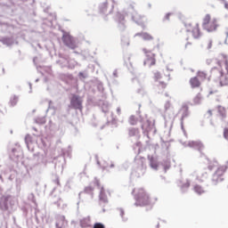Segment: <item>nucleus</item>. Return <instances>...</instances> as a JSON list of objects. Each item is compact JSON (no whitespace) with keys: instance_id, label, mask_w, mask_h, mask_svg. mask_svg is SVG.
Wrapping results in <instances>:
<instances>
[{"instance_id":"7ed1b4c3","label":"nucleus","mask_w":228,"mask_h":228,"mask_svg":"<svg viewBox=\"0 0 228 228\" xmlns=\"http://www.w3.org/2000/svg\"><path fill=\"white\" fill-rule=\"evenodd\" d=\"M210 77L215 81V83H218L220 86H227L228 85L227 75L224 73L220 61H217L216 67L211 69Z\"/></svg>"},{"instance_id":"3c124183","label":"nucleus","mask_w":228,"mask_h":228,"mask_svg":"<svg viewBox=\"0 0 228 228\" xmlns=\"http://www.w3.org/2000/svg\"><path fill=\"white\" fill-rule=\"evenodd\" d=\"M224 140H226V142H228V128L227 127H225L224 129Z\"/></svg>"},{"instance_id":"412c9836","label":"nucleus","mask_w":228,"mask_h":228,"mask_svg":"<svg viewBox=\"0 0 228 228\" xmlns=\"http://www.w3.org/2000/svg\"><path fill=\"white\" fill-rule=\"evenodd\" d=\"M25 143H26L27 149L30 152H33V151H35V145L33 144V139L31 138V135L27 134L25 136Z\"/></svg>"},{"instance_id":"c03bdc74","label":"nucleus","mask_w":228,"mask_h":228,"mask_svg":"<svg viewBox=\"0 0 228 228\" xmlns=\"http://www.w3.org/2000/svg\"><path fill=\"white\" fill-rule=\"evenodd\" d=\"M35 121L36 124H45V117H37Z\"/></svg>"},{"instance_id":"13d9d810","label":"nucleus","mask_w":228,"mask_h":228,"mask_svg":"<svg viewBox=\"0 0 228 228\" xmlns=\"http://www.w3.org/2000/svg\"><path fill=\"white\" fill-rule=\"evenodd\" d=\"M21 209L23 211V216H28V208L26 207H23Z\"/></svg>"},{"instance_id":"603ef678","label":"nucleus","mask_w":228,"mask_h":228,"mask_svg":"<svg viewBox=\"0 0 228 228\" xmlns=\"http://www.w3.org/2000/svg\"><path fill=\"white\" fill-rule=\"evenodd\" d=\"M102 111L103 113H108V111H109L108 104L103 103V105H102Z\"/></svg>"},{"instance_id":"774afa93","label":"nucleus","mask_w":228,"mask_h":228,"mask_svg":"<svg viewBox=\"0 0 228 228\" xmlns=\"http://www.w3.org/2000/svg\"><path fill=\"white\" fill-rule=\"evenodd\" d=\"M224 33H225V35H226V37H225V38L227 39V38H228V28H225V32H224Z\"/></svg>"},{"instance_id":"72a5a7b5","label":"nucleus","mask_w":228,"mask_h":228,"mask_svg":"<svg viewBox=\"0 0 228 228\" xmlns=\"http://www.w3.org/2000/svg\"><path fill=\"white\" fill-rule=\"evenodd\" d=\"M19 102V96L17 95H12L10 98L9 104L13 108V106H17V103Z\"/></svg>"},{"instance_id":"aec40b11","label":"nucleus","mask_w":228,"mask_h":228,"mask_svg":"<svg viewBox=\"0 0 228 228\" xmlns=\"http://www.w3.org/2000/svg\"><path fill=\"white\" fill-rule=\"evenodd\" d=\"M68 222L65 219V216H56V223H55V227L56 228H65L68 225Z\"/></svg>"},{"instance_id":"ddd939ff","label":"nucleus","mask_w":228,"mask_h":228,"mask_svg":"<svg viewBox=\"0 0 228 228\" xmlns=\"http://www.w3.org/2000/svg\"><path fill=\"white\" fill-rule=\"evenodd\" d=\"M179 113L181 114V118H180L181 129H182L185 138H188V134L186 133V130L184 129V119L188 118V117H190V107H188L187 104H183L182 108L179 110Z\"/></svg>"},{"instance_id":"49530a36","label":"nucleus","mask_w":228,"mask_h":228,"mask_svg":"<svg viewBox=\"0 0 228 228\" xmlns=\"http://www.w3.org/2000/svg\"><path fill=\"white\" fill-rule=\"evenodd\" d=\"M78 77H79V79H86V77H88V74L83 73V72L80 71L78 73Z\"/></svg>"},{"instance_id":"9b49d317","label":"nucleus","mask_w":228,"mask_h":228,"mask_svg":"<svg viewBox=\"0 0 228 228\" xmlns=\"http://www.w3.org/2000/svg\"><path fill=\"white\" fill-rule=\"evenodd\" d=\"M17 208L15 199L12 197H6L0 200V209L2 211H13Z\"/></svg>"},{"instance_id":"dca6fc26","label":"nucleus","mask_w":228,"mask_h":228,"mask_svg":"<svg viewBox=\"0 0 228 228\" xmlns=\"http://www.w3.org/2000/svg\"><path fill=\"white\" fill-rule=\"evenodd\" d=\"M94 184L97 186L98 190H100V194H99L100 205L102 206V204H108V196L104 191V187L103 186L101 187V182H99V179H97V177L94 178Z\"/></svg>"},{"instance_id":"393cba45","label":"nucleus","mask_w":228,"mask_h":228,"mask_svg":"<svg viewBox=\"0 0 228 228\" xmlns=\"http://www.w3.org/2000/svg\"><path fill=\"white\" fill-rule=\"evenodd\" d=\"M134 37H140L141 38H142V40H145V41L154 40V37L152 36H151V34H149L147 32L136 33L134 35Z\"/></svg>"},{"instance_id":"6e6552de","label":"nucleus","mask_w":228,"mask_h":228,"mask_svg":"<svg viewBox=\"0 0 228 228\" xmlns=\"http://www.w3.org/2000/svg\"><path fill=\"white\" fill-rule=\"evenodd\" d=\"M72 156V148L69 146L67 149L61 148V155L54 159V168L63 170V165H65V159Z\"/></svg>"},{"instance_id":"a19ab883","label":"nucleus","mask_w":228,"mask_h":228,"mask_svg":"<svg viewBox=\"0 0 228 228\" xmlns=\"http://www.w3.org/2000/svg\"><path fill=\"white\" fill-rule=\"evenodd\" d=\"M96 86H97L98 92H101V94H102V92H104V85L102 84V82L98 80L96 82Z\"/></svg>"},{"instance_id":"4be33fe9","label":"nucleus","mask_w":228,"mask_h":228,"mask_svg":"<svg viewBox=\"0 0 228 228\" xmlns=\"http://www.w3.org/2000/svg\"><path fill=\"white\" fill-rule=\"evenodd\" d=\"M177 184L180 187L182 193H186V191H188V188H190V180H186L185 183H183V180H179Z\"/></svg>"},{"instance_id":"20e7f679","label":"nucleus","mask_w":228,"mask_h":228,"mask_svg":"<svg viewBox=\"0 0 228 228\" xmlns=\"http://www.w3.org/2000/svg\"><path fill=\"white\" fill-rule=\"evenodd\" d=\"M132 195L135 200L134 206L143 208V206H151V196L143 188L134 189Z\"/></svg>"},{"instance_id":"c85d7f7f","label":"nucleus","mask_w":228,"mask_h":228,"mask_svg":"<svg viewBox=\"0 0 228 228\" xmlns=\"http://www.w3.org/2000/svg\"><path fill=\"white\" fill-rule=\"evenodd\" d=\"M190 85L191 88H199V86H200V81H199L197 77H194L190 79Z\"/></svg>"},{"instance_id":"2f4dec72","label":"nucleus","mask_w":228,"mask_h":228,"mask_svg":"<svg viewBox=\"0 0 228 228\" xmlns=\"http://www.w3.org/2000/svg\"><path fill=\"white\" fill-rule=\"evenodd\" d=\"M37 144L38 145V147H47V143L45 142V139H44V137L42 136H37Z\"/></svg>"},{"instance_id":"2eb2a0df","label":"nucleus","mask_w":228,"mask_h":228,"mask_svg":"<svg viewBox=\"0 0 228 228\" xmlns=\"http://www.w3.org/2000/svg\"><path fill=\"white\" fill-rule=\"evenodd\" d=\"M69 108H70V110H78V111H83V99L81 96L72 94Z\"/></svg>"},{"instance_id":"052dcab7","label":"nucleus","mask_w":228,"mask_h":228,"mask_svg":"<svg viewBox=\"0 0 228 228\" xmlns=\"http://www.w3.org/2000/svg\"><path fill=\"white\" fill-rule=\"evenodd\" d=\"M37 72H40V74L44 75V71L40 70V69H45V68H44L42 66H37Z\"/></svg>"},{"instance_id":"f03ea898","label":"nucleus","mask_w":228,"mask_h":228,"mask_svg":"<svg viewBox=\"0 0 228 228\" xmlns=\"http://www.w3.org/2000/svg\"><path fill=\"white\" fill-rule=\"evenodd\" d=\"M139 120L141 122V127L142 130V133L144 136H147V138H150L149 136H154L156 134V126H154V123L149 119H143L142 116H139V118L136 119L134 116H130L129 118V124L131 126H136V122Z\"/></svg>"},{"instance_id":"4c0bfd02","label":"nucleus","mask_w":228,"mask_h":228,"mask_svg":"<svg viewBox=\"0 0 228 228\" xmlns=\"http://www.w3.org/2000/svg\"><path fill=\"white\" fill-rule=\"evenodd\" d=\"M118 211H119V216L122 218V222H127V217L125 216L126 211H124V208H118Z\"/></svg>"},{"instance_id":"a18cd8bd","label":"nucleus","mask_w":228,"mask_h":228,"mask_svg":"<svg viewBox=\"0 0 228 228\" xmlns=\"http://www.w3.org/2000/svg\"><path fill=\"white\" fill-rule=\"evenodd\" d=\"M54 206H57V208H61V205L63 204V200L61 198H59L57 201H53Z\"/></svg>"},{"instance_id":"b1692460","label":"nucleus","mask_w":228,"mask_h":228,"mask_svg":"<svg viewBox=\"0 0 228 228\" xmlns=\"http://www.w3.org/2000/svg\"><path fill=\"white\" fill-rule=\"evenodd\" d=\"M192 37L195 40H199L200 37H202V33H200V28H199V23L191 29Z\"/></svg>"},{"instance_id":"5701e85b","label":"nucleus","mask_w":228,"mask_h":228,"mask_svg":"<svg viewBox=\"0 0 228 228\" xmlns=\"http://www.w3.org/2000/svg\"><path fill=\"white\" fill-rule=\"evenodd\" d=\"M0 42L4 45H7V47H10V45H13L15 40L12 37H0Z\"/></svg>"},{"instance_id":"bb28decb","label":"nucleus","mask_w":228,"mask_h":228,"mask_svg":"<svg viewBox=\"0 0 228 228\" xmlns=\"http://www.w3.org/2000/svg\"><path fill=\"white\" fill-rule=\"evenodd\" d=\"M95 161H96V164L98 165V167H100V168H102V170H106V168H108L109 165H108V162L106 161H100L99 160V156L98 155H95Z\"/></svg>"},{"instance_id":"6e6d98bb","label":"nucleus","mask_w":228,"mask_h":228,"mask_svg":"<svg viewBox=\"0 0 228 228\" xmlns=\"http://www.w3.org/2000/svg\"><path fill=\"white\" fill-rule=\"evenodd\" d=\"M170 15H172V13L170 12H167L165 17H164V20H170Z\"/></svg>"},{"instance_id":"1a4fd4ad","label":"nucleus","mask_w":228,"mask_h":228,"mask_svg":"<svg viewBox=\"0 0 228 228\" xmlns=\"http://www.w3.org/2000/svg\"><path fill=\"white\" fill-rule=\"evenodd\" d=\"M202 28L208 33H213L218 28V22L216 18L211 20V15L206 14L202 22Z\"/></svg>"},{"instance_id":"ea45409f","label":"nucleus","mask_w":228,"mask_h":228,"mask_svg":"<svg viewBox=\"0 0 228 228\" xmlns=\"http://www.w3.org/2000/svg\"><path fill=\"white\" fill-rule=\"evenodd\" d=\"M10 172H11L10 175L7 176L8 180L9 181H13V179H17V171L11 170Z\"/></svg>"},{"instance_id":"f257e3e1","label":"nucleus","mask_w":228,"mask_h":228,"mask_svg":"<svg viewBox=\"0 0 228 228\" xmlns=\"http://www.w3.org/2000/svg\"><path fill=\"white\" fill-rule=\"evenodd\" d=\"M135 4L134 2H132L122 12H117L114 15V20L117 22L119 31H126V17H130L131 20L135 22L137 26H143V16L138 14V12L134 9Z\"/></svg>"},{"instance_id":"4d7b16f0","label":"nucleus","mask_w":228,"mask_h":228,"mask_svg":"<svg viewBox=\"0 0 228 228\" xmlns=\"http://www.w3.org/2000/svg\"><path fill=\"white\" fill-rule=\"evenodd\" d=\"M112 77H118V69H115L112 73Z\"/></svg>"},{"instance_id":"09e8293b","label":"nucleus","mask_w":228,"mask_h":228,"mask_svg":"<svg viewBox=\"0 0 228 228\" xmlns=\"http://www.w3.org/2000/svg\"><path fill=\"white\" fill-rule=\"evenodd\" d=\"M27 225L28 228H34L35 224H33V221L31 219H27Z\"/></svg>"},{"instance_id":"864d4df0","label":"nucleus","mask_w":228,"mask_h":228,"mask_svg":"<svg viewBox=\"0 0 228 228\" xmlns=\"http://www.w3.org/2000/svg\"><path fill=\"white\" fill-rule=\"evenodd\" d=\"M154 78H155V81H158V79H161V73H159V71L155 72Z\"/></svg>"},{"instance_id":"58836bf2","label":"nucleus","mask_w":228,"mask_h":228,"mask_svg":"<svg viewBox=\"0 0 228 228\" xmlns=\"http://www.w3.org/2000/svg\"><path fill=\"white\" fill-rule=\"evenodd\" d=\"M194 191L195 193H198V195H202V193H204V189L200 185H195Z\"/></svg>"},{"instance_id":"39448f33","label":"nucleus","mask_w":228,"mask_h":228,"mask_svg":"<svg viewBox=\"0 0 228 228\" xmlns=\"http://www.w3.org/2000/svg\"><path fill=\"white\" fill-rule=\"evenodd\" d=\"M148 159L150 167L152 168V170H164V172L167 173V170L170 169V159H166L160 162L158 160V157L149 155Z\"/></svg>"},{"instance_id":"8fccbe9b","label":"nucleus","mask_w":228,"mask_h":228,"mask_svg":"<svg viewBox=\"0 0 228 228\" xmlns=\"http://www.w3.org/2000/svg\"><path fill=\"white\" fill-rule=\"evenodd\" d=\"M93 228H106L102 223H95Z\"/></svg>"},{"instance_id":"e2e57ef3","label":"nucleus","mask_w":228,"mask_h":228,"mask_svg":"<svg viewBox=\"0 0 228 228\" xmlns=\"http://www.w3.org/2000/svg\"><path fill=\"white\" fill-rule=\"evenodd\" d=\"M213 61H216V60H213V59L207 60V65H211V63H213Z\"/></svg>"},{"instance_id":"a211bd4d","label":"nucleus","mask_w":228,"mask_h":228,"mask_svg":"<svg viewBox=\"0 0 228 228\" xmlns=\"http://www.w3.org/2000/svg\"><path fill=\"white\" fill-rule=\"evenodd\" d=\"M143 53L146 55V60L143 61L145 67H152L156 65V54L151 51H147L145 48L142 49Z\"/></svg>"},{"instance_id":"79ce46f5","label":"nucleus","mask_w":228,"mask_h":228,"mask_svg":"<svg viewBox=\"0 0 228 228\" xmlns=\"http://www.w3.org/2000/svg\"><path fill=\"white\" fill-rule=\"evenodd\" d=\"M84 193H87V195H91V197H94V187H86Z\"/></svg>"},{"instance_id":"c9c22d12","label":"nucleus","mask_w":228,"mask_h":228,"mask_svg":"<svg viewBox=\"0 0 228 228\" xmlns=\"http://www.w3.org/2000/svg\"><path fill=\"white\" fill-rule=\"evenodd\" d=\"M20 169L22 170L21 175H23V177H25V175H28L29 174V168L28 167V166L24 164H21Z\"/></svg>"},{"instance_id":"423d86ee","label":"nucleus","mask_w":228,"mask_h":228,"mask_svg":"<svg viewBox=\"0 0 228 228\" xmlns=\"http://www.w3.org/2000/svg\"><path fill=\"white\" fill-rule=\"evenodd\" d=\"M134 168L137 177H142L147 172V159L145 157L136 155L134 158Z\"/></svg>"},{"instance_id":"37998d69","label":"nucleus","mask_w":228,"mask_h":228,"mask_svg":"<svg viewBox=\"0 0 228 228\" xmlns=\"http://www.w3.org/2000/svg\"><path fill=\"white\" fill-rule=\"evenodd\" d=\"M28 200H29V202H33V204H35L37 206V200H35L34 193L31 192L28 195Z\"/></svg>"},{"instance_id":"9d476101","label":"nucleus","mask_w":228,"mask_h":228,"mask_svg":"<svg viewBox=\"0 0 228 228\" xmlns=\"http://www.w3.org/2000/svg\"><path fill=\"white\" fill-rule=\"evenodd\" d=\"M62 33H63L62 42L64 45H66V47H69V49H72V50L77 49L79 44V40L77 39V37H74L70 36L69 32L62 31Z\"/></svg>"},{"instance_id":"680f3d73","label":"nucleus","mask_w":228,"mask_h":228,"mask_svg":"<svg viewBox=\"0 0 228 228\" xmlns=\"http://www.w3.org/2000/svg\"><path fill=\"white\" fill-rule=\"evenodd\" d=\"M213 47V40H209L207 49H211Z\"/></svg>"},{"instance_id":"0e129e2a","label":"nucleus","mask_w":228,"mask_h":228,"mask_svg":"<svg viewBox=\"0 0 228 228\" xmlns=\"http://www.w3.org/2000/svg\"><path fill=\"white\" fill-rule=\"evenodd\" d=\"M0 228H8V224H6L5 221H4V222L2 223V225L0 226Z\"/></svg>"},{"instance_id":"6ab92c4d","label":"nucleus","mask_w":228,"mask_h":228,"mask_svg":"<svg viewBox=\"0 0 228 228\" xmlns=\"http://www.w3.org/2000/svg\"><path fill=\"white\" fill-rule=\"evenodd\" d=\"M20 156H22V150L20 148L12 149L10 153V159L12 161H15V163L20 159Z\"/></svg>"},{"instance_id":"473e14b6","label":"nucleus","mask_w":228,"mask_h":228,"mask_svg":"<svg viewBox=\"0 0 228 228\" xmlns=\"http://www.w3.org/2000/svg\"><path fill=\"white\" fill-rule=\"evenodd\" d=\"M218 113L220 115V117L222 118V120H224V122H227L225 120L227 115L225 114V108L222 107V106H219L218 108Z\"/></svg>"},{"instance_id":"de8ad7c7","label":"nucleus","mask_w":228,"mask_h":228,"mask_svg":"<svg viewBox=\"0 0 228 228\" xmlns=\"http://www.w3.org/2000/svg\"><path fill=\"white\" fill-rule=\"evenodd\" d=\"M206 77H207L206 72L204 71L198 72V77H200L201 79H206Z\"/></svg>"},{"instance_id":"c756f323","label":"nucleus","mask_w":228,"mask_h":228,"mask_svg":"<svg viewBox=\"0 0 228 228\" xmlns=\"http://www.w3.org/2000/svg\"><path fill=\"white\" fill-rule=\"evenodd\" d=\"M38 163L36 164L34 167H39V168H42V167H45L47 164V161L45 160V158L44 156L37 157Z\"/></svg>"},{"instance_id":"69168bd1","label":"nucleus","mask_w":228,"mask_h":228,"mask_svg":"<svg viewBox=\"0 0 228 228\" xmlns=\"http://www.w3.org/2000/svg\"><path fill=\"white\" fill-rule=\"evenodd\" d=\"M221 1L222 3H224V8L228 11V4L227 2H225V0H219Z\"/></svg>"},{"instance_id":"f3484780","label":"nucleus","mask_w":228,"mask_h":228,"mask_svg":"<svg viewBox=\"0 0 228 228\" xmlns=\"http://www.w3.org/2000/svg\"><path fill=\"white\" fill-rule=\"evenodd\" d=\"M61 67V69H64V67H68V69H76L77 65H79L76 60L74 59H67V58H61L59 61H56Z\"/></svg>"},{"instance_id":"a878e982","label":"nucleus","mask_w":228,"mask_h":228,"mask_svg":"<svg viewBox=\"0 0 228 228\" xmlns=\"http://www.w3.org/2000/svg\"><path fill=\"white\" fill-rule=\"evenodd\" d=\"M129 44H130L129 34H122L121 45H123V47H129Z\"/></svg>"},{"instance_id":"e433bc0d","label":"nucleus","mask_w":228,"mask_h":228,"mask_svg":"<svg viewBox=\"0 0 228 228\" xmlns=\"http://www.w3.org/2000/svg\"><path fill=\"white\" fill-rule=\"evenodd\" d=\"M202 94L199 93L193 99L194 104H200L202 102Z\"/></svg>"},{"instance_id":"0eeeda50","label":"nucleus","mask_w":228,"mask_h":228,"mask_svg":"<svg viewBox=\"0 0 228 228\" xmlns=\"http://www.w3.org/2000/svg\"><path fill=\"white\" fill-rule=\"evenodd\" d=\"M115 10V0H105L99 4V13L107 20L108 15H111Z\"/></svg>"},{"instance_id":"f704fd0d","label":"nucleus","mask_w":228,"mask_h":228,"mask_svg":"<svg viewBox=\"0 0 228 228\" xmlns=\"http://www.w3.org/2000/svg\"><path fill=\"white\" fill-rule=\"evenodd\" d=\"M129 136H138L140 134V130L138 128L131 127L128 130Z\"/></svg>"},{"instance_id":"cd10ccee","label":"nucleus","mask_w":228,"mask_h":228,"mask_svg":"<svg viewBox=\"0 0 228 228\" xmlns=\"http://www.w3.org/2000/svg\"><path fill=\"white\" fill-rule=\"evenodd\" d=\"M107 126H112V127H117V119L113 117V112L110 116L107 118Z\"/></svg>"},{"instance_id":"4468645a","label":"nucleus","mask_w":228,"mask_h":228,"mask_svg":"<svg viewBox=\"0 0 228 228\" xmlns=\"http://www.w3.org/2000/svg\"><path fill=\"white\" fill-rule=\"evenodd\" d=\"M227 170V167L222 166L216 169V171L213 174L211 183L213 186H216L218 183H222L224 181V174Z\"/></svg>"},{"instance_id":"5fc2aeb1","label":"nucleus","mask_w":228,"mask_h":228,"mask_svg":"<svg viewBox=\"0 0 228 228\" xmlns=\"http://www.w3.org/2000/svg\"><path fill=\"white\" fill-rule=\"evenodd\" d=\"M170 106H171L170 101L166 102L164 105L165 110L167 111V110H170Z\"/></svg>"},{"instance_id":"7c9ffc66","label":"nucleus","mask_w":228,"mask_h":228,"mask_svg":"<svg viewBox=\"0 0 228 228\" xmlns=\"http://www.w3.org/2000/svg\"><path fill=\"white\" fill-rule=\"evenodd\" d=\"M90 216L84 217L83 219L80 220V226L82 228L90 227Z\"/></svg>"},{"instance_id":"f8f14e48","label":"nucleus","mask_w":228,"mask_h":228,"mask_svg":"<svg viewBox=\"0 0 228 228\" xmlns=\"http://www.w3.org/2000/svg\"><path fill=\"white\" fill-rule=\"evenodd\" d=\"M184 147H190V149H194V151H198L200 154V158H206V154L202 152L203 149H205L206 146H204V143L201 142L200 140L198 141H189L188 143L182 142Z\"/></svg>"},{"instance_id":"bf43d9fd","label":"nucleus","mask_w":228,"mask_h":228,"mask_svg":"<svg viewBox=\"0 0 228 228\" xmlns=\"http://www.w3.org/2000/svg\"><path fill=\"white\" fill-rule=\"evenodd\" d=\"M21 1L25 3H28V4H31V5L35 4V0H21Z\"/></svg>"},{"instance_id":"338daca9","label":"nucleus","mask_w":228,"mask_h":228,"mask_svg":"<svg viewBox=\"0 0 228 228\" xmlns=\"http://www.w3.org/2000/svg\"><path fill=\"white\" fill-rule=\"evenodd\" d=\"M38 213H40V211L36 209V211H35L36 220H38Z\"/></svg>"}]
</instances>
